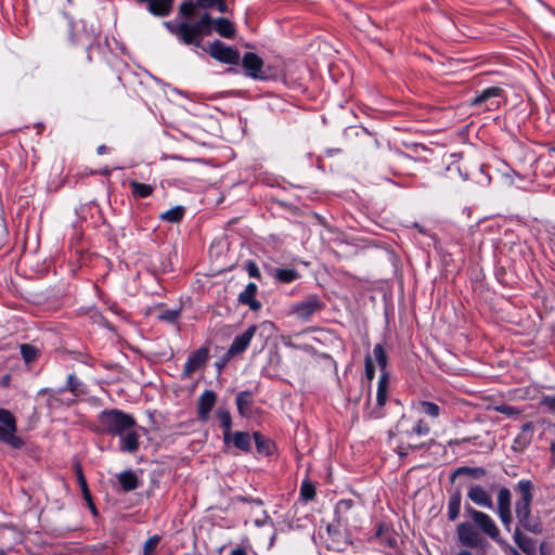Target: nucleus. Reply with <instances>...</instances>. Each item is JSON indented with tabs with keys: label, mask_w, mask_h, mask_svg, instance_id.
I'll return each mask as SVG.
<instances>
[{
	"label": "nucleus",
	"mask_w": 555,
	"mask_h": 555,
	"mask_svg": "<svg viewBox=\"0 0 555 555\" xmlns=\"http://www.w3.org/2000/svg\"><path fill=\"white\" fill-rule=\"evenodd\" d=\"M16 420L14 415L4 409H0V441L8 443L14 449H20L24 442L16 436Z\"/></svg>",
	"instance_id": "423d86ee"
},
{
	"label": "nucleus",
	"mask_w": 555,
	"mask_h": 555,
	"mask_svg": "<svg viewBox=\"0 0 555 555\" xmlns=\"http://www.w3.org/2000/svg\"><path fill=\"white\" fill-rule=\"evenodd\" d=\"M233 443L234 446L242 451L250 450V437L247 433L244 431H235L233 435Z\"/></svg>",
	"instance_id": "72a5a7b5"
},
{
	"label": "nucleus",
	"mask_w": 555,
	"mask_h": 555,
	"mask_svg": "<svg viewBox=\"0 0 555 555\" xmlns=\"http://www.w3.org/2000/svg\"><path fill=\"white\" fill-rule=\"evenodd\" d=\"M382 415H383V414H382V412H380V411H378V410H373V411H371V412H370L369 417H370V418H379V417H382Z\"/></svg>",
	"instance_id": "8fccbe9b"
},
{
	"label": "nucleus",
	"mask_w": 555,
	"mask_h": 555,
	"mask_svg": "<svg viewBox=\"0 0 555 555\" xmlns=\"http://www.w3.org/2000/svg\"><path fill=\"white\" fill-rule=\"evenodd\" d=\"M242 62L243 67L249 77L260 80L268 78V75L263 69V61L256 53H245Z\"/></svg>",
	"instance_id": "ddd939ff"
},
{
	"label": "nucleus",
	"mask_w": 555,
	"mask_h": 555,
	"mask_svg": "<svg viewBox=\"0 0 555 555\" xmlns=\"http://www.w3.org/2000/svg\"><path fill=\"white\" fill-rule=\"evenodd\" d=\"M100 423L106 433L116 436H122L137 425L133 416L116 409L103 411L100 415Z\"/></svg>",
	"instance_id": "20e7f679"
},
{
	"label": "nucleus",
	"mask_w": 555,
	"mask_h": 555,
	"mask_svg": "<svg viewBox=\"0 0 555 555\" xmlns=\"http://www.w3.org/2000/svg\"><path fill=\"white\" fill-rule=\"evenodd\" d=\"M163 0H147V11L157 17H166L170 15L172 9L167 3L162 2Z\"/></svg>",
	"instance_id": "a878e982"
},
{
	"label": "nucleus",
	"mask_w": 555,
	"mask_h": 555,
	"mask_svg": "<svg viewBox=\"0 0 555 555\" xmlns=\"http://www.w3.org/2000/svg\"><path fill=\"white\" fill-rule=\"evenodd\" d=\"M162 2L167 3V5H170V8L172 9L175 0H163Z\"/></svg>",
	"instance_id": "864d4df0"
},
{
	"label": "nucleus",
	"mask_w": 555,
	"mask_h": 555,
	"mask_svg": "<svg viewBox=\"0 0 555 555\" xmlns=\"http://www.w3.org/2000/svg\"><path fill=\"white\" fill-rule=\"evenodd\" d=\"M515 515L518 527L521 530L532 534H541L543 532V521L539 514H533L531 505L515 508Z\"/></svg>",
	"instance_id": "0eeeda50"
},
{
	"label": "nucleus",
	"mask_w": 555,
	"mask_h": 555,
	"mask_svg": "<svg viewBox=\"0 0 555 555\" xmlns=\"http://www.w3.org/2000/svg\"><path fill=\"white\" fill-rule=\"evenodd\" d=\"M246 269L250 276L256 278V279L260 278L259 268L254 261H248L246 264Z\"/></svg>",
	"instance_id": "37998d69"
},
{
	"label": "nucleus",
	"mask_w": 555,
	"mask_h": 555,
	"mask_svg": "<svg viewBox=\"0 0 555 555\" xmlns=\"http://www.w3.org/2000/svg\"><path fill=\"white\" fill-rule=\"evenodd\" d=\"M551 450H552V452H553V453H555V441H553V442L551 443Z\"/></svg>",
	"instance_id": "5fc2aeb1"
},
{
	"label": "nucleus",
	"mask_w": 555,
	"mask_h": 555,
	"mask_svg": "<svg viewBox=\"0 0 555 555\" xmlns=\"http://www.w3.org/2000/svg\"><path fill=\"white\" fill-rule=\"evenodd\" d=\"M76 472H77L78 483H79V487H80L81 492H82V496L86 500V502L88 504V507L90 508L92 514L96 515V508H95V505H94V503L92 501L91 493H90V491L88 489L87 480H86V478L83 476V473H82V469H81L80 465L76 466Z\"/></svg>",
	"instance_id": "b1692460"
},
{
	"label": "nucleus",
	"mask_w": 555,
	"mask_h": 555,
	"mask_svg": "<svg viewBox=\"0 0 555 555\" xmlns=\"http://www.w3.org/2000/svg\"><path fill=\"white\" fill-rule=\"evenodd\" d=\"M217 417L220 422V425L223 429V440L228 443L231 439V426L232 418L228 410L219 409L217 411Z\"/></svg>",
	"instance_id": "cd10ccee"
},
{
	"label": "nucleus",
	"mask_w": 555,
	"mask_h": 555,
	"mask_svg": "<svg viewBox=\"0 0 555 555\" xmlns=\"http://www.w3.org/2000/svg\"><path fill=\"white\" fill-rule=\"evenodd\" d=\"M533 489V483L528 479H521L517 482L515 486V491L519 494V498L515 502V508L529 506L532 504Z\"/></svg>",
	"instance_id": "dca6fc26"
},
{
	"label": "nucleus",
	"mask_w": 555,
	"mask_h": 555,
	"mask_svg": "<svg viewBox=\"0 0 555 555\" xmlns=\"http://www.w3.org/2000/svg\"><path fill=\"white\" fill-rule=\"evenodd\" d=\"M389 391V374L388 372H383L378 378L377 389H376V405L377 408H383L387 401Z\"/></svg>",
	"instance_id": "412c9836"
},
{
	"label": "nucleus",
	"mask_w": 555,
	"mask_h": 555,
	"mask_svg": "<svg viewBox=\"0 0 555 555\" xmlns=\"http://www.w3.org/2000/svg\"><path fill=\"white\" fill-rule=\"evenodd\" d=\"M67 385H68V388L69 390L73 392V393H76L77 390H78V382L76 380L75 376L74 375H69L68 378H67Z\"/></svg>",
	"instance_id": "a18cd8bd"
},
{
	"label": "nucleus",
	"mask_w": 555,
	"mask_h": 555,
	"mask_svg": "<svg viewBox=\"0 0 555 555\" xmlns=\"http://www.w3.org/2000/svg\"><path fill=\"white\" fill-rule=\"evenodd\" d=\"M456 555H473V554L467 550H462Z\"/></svg>",
	"instance_id": "603ef678"
},
{
	"label": "nucleus",
	"mask_w": 555,
	"mask_h": 555,
	"mask_svg": "<svg viewBox=\"0 0 555 555\" xmlns=\"http://www.w3.org/2000/svg\"><path fill=\"white\" fill-rule=\"evenodd\" d=\"M322 308V301L318 296L312 295L295 304L291 309V313L294 314L297 319L307 322L315 312L320 311Z\"/></svg>",
	"instance_id": "1a4fd4ad"
},
{
	"label": "nucleus",
	"mask_w": 555,
	"mask_h": 555,
	"mask_svg": "<svg viewBox=\"0 0 555 555\" xmlns=\"http://www.w3.org/2000/svg\"><path fill=\"white\" fill-rule=\"evenodd\" d=\"M373 354L375 357V360L378 364V366L383 372H386V365H387V356L385 353V350L380 344H377L374 346Z\"/></svg>",
	"instance_id": "e433bc0d"
},
{
	"label": "nucleus",
	"mask_w": 555,
	"mask_h": 555,
	"mask_svg": "<svg viewBox=\"0 0 555 555\" xmlns=\"http://www.w3.org/2000/svg\"><path fill=\"white\" fill-rule=\"evenodd\" d=\"M208 349L202 347L191 353L183 367V376L190 377L193 373L203 367L208 359Z\"/></svg>",
	"instance_id": "4468645a"
},
{
	"label": "nucleus",
	"mask_w": 555,
	"mask_h": 555,
	"mask_svg": "<svg viewBox=\"0 0 555 555\" xmlns=\"http://www.w3.org/2000/svg\"><path fill=\"white\" fill-rule=\"evenodd\" d=\"M270 519V517L266 514V512H263V518L261 519H256L255 520V525L257 527H262L267 524V521Z\"/></svg>",
	"instance_id": "de8ad7c7"
},
{
	"label": "nucleus",
	"mask_w": 555,
	"mask_h": 555,
	"mask_svg": "<svg viewBox=\"0 0 555 555\" xmlns=\"http://www.w3.org/2000/svg\"><path fill=\"white\" fill-rule=\"evenodd\" d=\"M272 275L282 283H291L299 278L298 271L289 268L274 269Z\"/></svg>",
	"instance_id": "c756f323"
},
{
	"label": "nucleus",
	"mask_w": 555,
	"mask_h": 555,
	"mask_svg": "<svg viewBox=\"0 0 555 555\" xmlns=\"http://www.w3.org/2000/svg\"><path fill=\"white\" fill-rule=\"evenodd\" d=\"M257 327L255 325L249 326L243 334L236 336L227 351V357L232 358L236 354L242 353L249 346Z\"/></svg>",
	"instance_id": "2eb2a0df"
},
{
	"label": "nucleus",
	"mask_w": 555,
	"mask_h": 555,
	"mask_svg": "<svg viewBox=\"0 0 555 555\" xmlns=\"http://www.w3.org/2000/svg\"><path fill=\"white\" fill-rule=\"evenodd\" d=\"M454 170H455V171H457V172H460V168H459V166H456V167L454 168Z\"/></svg>",
	"instance_id": "052dcab7"
},
{
	"label": "nucleus",
	"mask_w": 555,
	"mask_h": 555,
	"mask_svg": "<svg viewBox=\"0 0 555 555\" xmlns=\"http://www.w3.org/2000/svg\"><path fill=\"white\" fill-rule=\"evenodd\" d=\"M236 405L242 416L248 415L251 406V395L248 391L240 392L236 397Z\"/></svg>",
	"instance_id": "2f4dec72"
},
{
	"label": "nucleus",
	"mask_w": 555,
	"mask_h": 555,
	"mask_svg": "<svg viewBox=\"0 0 555 555\" xmlns=\"http://www.w3.org/2000/svg\"><path fill=\"white\" fill-rule=\"evenodd\" d=\"M365 375L369 380H372L375 376V366L370 354L365 357Z\"/></svg>",
	"instance_id": "79ce46f5"
},
{
	"label": "nucleus",
	"mask_w": 555,
	"mask_h": 555,
	"mask_svg": "<svg viewBox=\"0 0 555 555\" xmlns=\"http://www.w3.org/2000/svg\"><path fill=\"white\" fill-rule=\"evenodd\" d=\"M467 487V498L477 506L487 508V509H493V500H492V493L490 489H487L482 485L476 483V482H468L465 483Z\"/></svg>",
	"instance_id": "9d476101"
},
{
	"label": "nucleus",
	"mask_w": 555,
	"mask_h": 555,
	"mask_svg": "<svg viewBox=\"0 0 555 555\" xmlns=\"http://www.w3.org/2000/svg\"><path fill=\"white\" fill-rule=\"evenodd\" d=\"M184 215V208L182 206H176L165 212L159 218L167 222H179Z\"/></svg>",
	"instance_id": "f704fd0d"
},
{
	"label": "nucleus",
	"mask_w": 555,
	"mask_h": 555,
	"mask_svg": "<svg viewBox=\"0 0 555 555\" xmlns=\"http://www.w3.org/2000/svg\"><path fill=\"white\" fill-rule=\"evenodd\" d=\"M514 541L517 546L526 554H533L535 551V542L530 537L526 535L519 527H516L513 534Z\"/></svg>",
	"instance_id": "4be33fe9"
},
{
	"label": "nucleus",
	"mask_w": 555,
	"mask_h": 555,
	"mask_svg": "<svg viewBox=\"0 0 555 555\" xmlns=\"http://www.w3.org/2000/svg\"><path fill=\"white\" fill-rule=\"evenodd\" d=\"M542 403L550 411L555 413V396H545V397H543Z\"/></svg>",
	"instance_id": "c03bdc74"
},
{
	"label": "nucleus",
	"mask_w": 555,
	"mask_h": 555,
	"mask_svg": "<svg viewBox=\"0 0 555 555\" xmlns=\"http://www.w3.org/2000/svg\"><path fill=\"white\" fill-rule=\"evenodd\" d=\"M533 437V423L527 422L521 426L520 433L514 440L515 450H524L532 440Z\"/></svg>",
	"instance_id": "aec40b11"
},
{
	"label": "nucleus",
	"mask_w": 555,
	"mask_h": 555,
	"mask_svg": "<svg viewBox=\"0 0 555 555\" xmlns=\"http://www.w3.org/2000/svg\"><path fill=\"white\" fill-rule=\"evenodd\" d=\"M230 555H247V552L244 547H235L231 551Z\"/></svg>",
	"instance_id": "09e8293b"
},
{
	"label": "nucleus",
	"mask_w": 555,
	"mask_h": 555,
	"mask_svg": "<svg viewBox=\"0 0 555 555\" xmlns=\"http://www.w3.org/2000/svg\"><path fill=\"white\" fill-rule=\"evenodd\" d=\"M120 438V450L129 453L135 452L139 449V435L131 428L127 430Z\"/></svg>",
	"instance_id": "5701e85b"
},
{
	"label": "nucleus",
	"mask_w": 555,
	"mask_h": 555,
	"mask_svg": "<svg viewBox=\"0 0 555 555\" xmlns=\"http://www.w3.org/2000/svg\"><path fill=\"white\" fill-rule=\"evenodd\" d=\"M404 416L396 425V434L400 437V444L397 446V453L400 456L408 455L410 450H417L423 447V443H412L414 435L426 436L429 434L430 428L423 420H418L411 427L408 426Z\"/></svg>",
	"instance_id": "7ed1b4c3"
},
{
	"label": "nucleus",
	"mask_w": 555,
	"mask_h": 555,
	"mask_svg": "<svg viewBox=\"0 0 555 555\" xmlns=\"http://www.w3.org/2000/svg\"><path fill=\"white\" fill-rule=\"evenodd\" d=\"M218 0H184L179 4L176 18L166 21L173 25L181 24L182 22L196 23L198 15L197 9L208 10L215 8Z\"/></svg>",
	"instance_id": "39448f33"
},
{
	"label": "nucleus",
	"mask_w": 555,
	"mask_h": 555,
	"mask_svg": "<svg viewBox=\"0 0 555 555\" xmlns=\"http://www.w3.org/2000/svg\"><path fill=\"white\" fill-rule=\"evenodd\" d=\"M240 500H241L242 502H248V500H247L246 498H243V496H242V498H240Z\"/></svg>",
	"instance_id": "4d7b16f0"
},
{
	"label": "nucleus",
	"mask_w": 555,
	"mask_h": 555,
	"mask_svg": "<svg viewBox=\"0 0 555 555\" xmlns=\"http://www.w3.org/2000/svg\"><path fill=\"white\" fill-rule=\"evenodd\" d=\"M160 538L158 535L151 537L145 543H144V555H153L154 550L157 547L159 543Z\"/></svg>",
	"instance_id": "a19ab883"
},
{
	"label": "nucleus",
	"mask_w": 555,
	"mask_h": 555,
	"mask_svg": "<svg viewBox=\"0 0 555 555\" xmlns=\"http://www.w3.org/2000/svg\"><path fill=\"white\" fill-rule=\"evenodd\" d=\"M0 555H7L4 551L0 550Z\"/></svg>",
	"instance_id": "bf43d9fd"
},
{
	"label": "nucleus",
	"mask_w": 555,
	"mask_h": 555,
	"mask_svg": "<svg viewBox=\"0 0 555 555\" xmlns=\"http://www.w3.org/2000/svg\"><path fill=\"white\" fill-rule=\"evenodd\" d=\"M462 494L460 490L454 491L448 501V518L455 520L459 517L461 509Z\"/></svg>",
	"instance_id": "c85d7f7f"
},
{
	"label": "nucleus",
	"mask_w": 555,
	"mask_h": 555,
	"mask_svg": "<svg viewBox=\"0 0 555 555\" xmlns=\"http://www.w3.org/2000/svg\"><path fill=\"white\" fill-rule=\"evenodd\" d=\"M215 8L219 13H227L228 12V5L225 0H218Z\"/></svg>",
	"instance_id": "49530a36"
},
{
	"label": "nucleus",
	"mask_w": 555,
	"mask_h": 555,
	"mask_svg": "<svg viewBox=\"0 0 555 555\" xmlns=\"http://www.w3.org/2000/svg\"><path fill=\"white\" fill-rule=\"evenodd\" d=\"M493 410L506 415L507 417H513V416L519 415L521 413V411L519 409H517L513 405H508V404L495 405V406H493Z\"/></svg>",
	"instance_id": "4c0bfd02"
},
{
	"label": "nucleus",
	"mask_w": 555,
	"mask_h": 555,
	"mask_svg": "<svg viewBox=\"0 0 555 555\" xmlns=\"http://www.w3.org/2000/svg\"><path fill=\"white\" fill-rule=\"evenodd\" d=\"M216 393L212 390H205L197 401V416L201 421H207L210 411L216 403Z\"/></svg>",
	"instance_id": "a211bd4d"
},
{
	"label": "nucleus",
	"mask_w": 555,
	"mask_h": 555,
	"mask_svg": "<svg viewBox=\"0 0 555 555\" xmlns=\"http://www.w3.org/2000/svg\"><path fill=\"white\" fill-rule=\"evenodd\" d=\"M118 480L126 492L135 490L139 487L138 476L130 469L121 472L118 475Z\"/></svg>",
	"instance_id": "393cba45"
},
{
	"label": "nucleus",
	"mask_w": 555,
	"mask_h": 555,
	"mask_svg": "<svg viewBox=\"0 0 555 555\" xmlns=\"http://www.w3.org/2000/svg\"><path fill=\"white\" fill-rule=\"evenodd\" d=\"M21 353L26 362H31L37 357V350L33 346H29V345H22Z\"/></svg>",
	"instance_id": "ea45409f"
},
{
	"label": "nucleus",
	"mask_w": 555,
	"mask_h": 555,
	"mask_svg": "<svg viewBox=\"0 0 555 555\" xmlns=\"http://www.w3.org/2000/svg\"><path fill=\"white\" fill-rule=\"evenodd\" d=\"M513 554H514V555H520V554H519V552H518V551H516V550H513Z\"/></svg>",
	"instance_id": "13d9d810"
},
{
	"label": "nucleus",
	"mask_w": 555,
	"mask_h": 555,
	"mask_svg": "<svg viewBox=\"0 0 555 555\" xmlns=\"http://www.w3.org/2000/svg\"><path fill=\"white\" fill-rule=\"evenodd\" d=\"M466 509L473 522L463 521L456 526L457 538L463 546L482 547L485 539L480 532L498 543L501 542L500 529L490 515L470 506Z\"/></svg>",
	"instance_id": "f03ea898"
},
{
	"label": "nucleus",
	"mask_w": 555,
	"mask_h": 555,
	"mask_svg": "<svg viewBox=\"0 0 555 555\" xmlns=\"http://www.w3.org/2000/svg\"><path fill=\"white\" fill-rule=\"evenodd\" d=\"M254 439L256 443V449L258 453L262 455H269L271 454L273 450V442L271 439L266 438L260 433H254Z\"/></svg>",
	"instance_id": "7c9ffc66"
},
{
	"label": "nucleus",
	"mask_w": 555,
	"mask_h": 555,
	"mask_svg": "<svg viewBox=\"0 0 555 555\" xmlns=\"http://www.w3.org/2000/svg\"><path fill=\"white\" fill-rule=\"evenodd\" d=\"M511 504L512 493L509 489H507L506 487L499 488L496 494V513L501 522L507 530L511 529V525L513 521Z\"/></svg>",
	"instance_id": "6e6552de"
},
{
	"label": "nucleus",
	"mask_w": 555,
	"mask_h": 555,
	"mask_svg": "<svg viewBox=\"0 0 555 555\" xmlns=\"http://www.w3.org/2000/svg\"><path fill=\"white\" fill-rule=\"evenodd\" d=\"M487 472L482 467H469V466H460L457 467L450 479L453 482L455 478H466L467 480H480L486 476ZM468 483V481H463L461 485Z\"/></svg>",
	"instance_id": "f3484780"
},
{
	"label": "nucleus",
	"mask_w": 555,
	"mask_h": 555,
	"mask_svg": "<svg viewBox=\"0 0 555 555\" xmlns=\"http://www.w3.org/2000/svg\"><path fill=\"white\" fill-rule=\"evenodd\" d=\"M416 410L431 418H438L441 414V408L431 401L422 400L416 404Z\"/></svg>",
	"instance_id": "bb28decb"
},
{
	"label": "nucleus",
	"mask_w": 555,
	"mask_h": 555,
	"mask_svg": "<svg viewBox=\"0 0 555 555\" xmlns=\"http://www.w3.org/2000/svg\"><path fill=\"white\" fill-rule=\"evenodd\" d=\"M131 193L137 198L149 197L153 193V186L138 181H130Z\"/></svg>",
	"instance_id": "473e14b6"
},
{
	"label": "nucleus",
	"mask_w": 555,
	"mask_h": 555,
	"mask_svg": "<svg viewBox=\"0 0 555 555\" xmlns=\"http://www.w3.org/2000/svg\"><path fill=\"white\" fill-rule=\"evenodd\" d=\"M503 92V89L500 87L486 88L470 101V105L480 106L486 104L488 111L496 109L500 107V101L496 99L502 98Z\"/></svg>",
	"instance_id": "f8f14e48"
},
{
	"label": "nucleus",
	"mask_w": 555,
	"mask_h": 555,
	"mask_svg": "<svg viewBox=\"0 0 555 555\" xmlns=\"http://www.w3.org/2000/svg\"><path fill=\"white\" fill-rule=\"evenodd\" d=\"M208 53L215 60L225 64L235 65L240 61V53L235 49L225 46L223 42L219 40H216L212 43H210L208 48Z\"/></svg>",
	"instance_id": "9b49d317"
},
{
	"label": "nucleus",
	"mask_w": 555,
	"mask_h": 555,
	"mask_svg": "<svg viewBox=\"0 0 555 555\" xmlns=\"http://www.w3.org/2000/svg\"><path fill=\"white\" fill-rule=\"evenodd\" d=\"M180 315V309H167V308H160L158 310L157 319L172 323L175 322Z\"/></svg>",
	"instance_id": "c9c22d12"
},
{
	"label": "nucleus",
	"mask_w": 555,
	"mask_h": 555,
	"mask_svg": "<svg viewBox=\"0 0 555 555\" xmlns=\"http://www.w3.org/2000/svg\"><path fill=\"white\" fill-rule=\"evenodd\" d=\"M138 2H147V0H137Z\"/></svg>",
	"instance_id": "680f3d73"
},
{
	"label": "nucleus",
	"mask_w": 555,
	"mask_h": 555,
	"mask_svg": "<svg viewBox=\"0 0 555 555\" xmlns=\"http://www.w3.org/2000/svg\"><path fill=\"white\" fill-rule=\"evenodd\" d=\"M165 28L185 46L202 47L204 37L210 36L216 30L221 37L232 39L235 36V27L232 22L225 17L214 18L208 12L198 15L196 23L182 22L173 25L163 23Z\"/></svg>",
	"instance_id": "f257e3e1"
},
{
	"label": "nucleus",
	"mask_w": 555,
	"mask_h": 555,
	"mask_svg": "<svg viewBox=\"0 0 555 555\" xmlns=\"http://www.w3.org/2000/svg\"><path fill=\"white\" fill-rule=\"evenodd\" d=\"M253 502H254V503H256V504H258V505H261V504H262L261 500H258V499H257V500H253Z\"/></svg>",
	"instance_id": "6e6d98bb"
},
{
	"label": "nucleus",
	"mask_w": 555,
	"mask_h": 555,
	"mask_svg": "<svg viewBox=\"0 0 555 555\" xmlns=\"http://www.w3.org/2000/svg\"><path fill=\"white\" fill-rule=\"evenodd\" d=\"M105 151H106V146L105 145H101V146L98 147V153L99 154H103V153H105Z\"/></svg>",
	"instance_id": "3c124183"
},
{
	"label": "nucleus",
	"mask_w": 555,
	"mask_h": 555,
	"mask_svg": "<svg viewBox=\"0 0 555 555\" xmlns=\"http://www.w3.org/2000/svg\"><path fill=\"white\" fill-rule=\"evenodd\" d=\"M300 495L307 500H313L315 496V488L310 481H304L300 487Z\"/></svg>",
	"instance_id": "58836bf2"
},
{
	"label": "nucleus",
	"mask_w": 555,
	"mask_h": 555,
	"mask_svg": "<svg viewBox=\"0 0 555 555\" xmlns=\"http://www.w3.org/2000/svg\"><path fill=\"white\" fill-rule=\"evenodd\" d=\"M258 287L255 283H248L245 289L238 295V301L249 307L251 311H258L261 308L260 301L256 299Z\"/></svg>",
	"instance_id": "6ab92c4d"
}]
</instances>
